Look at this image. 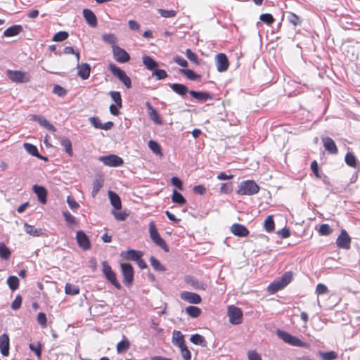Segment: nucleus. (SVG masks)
Masks as SVG:
<instances>
[{
    "instance_id": "obj_14",
    "label": "nucleus",
    "mask_w": 360,
    "mask_h": 360,
    "mask_svg": "<svg viewBox=\"0 0 360 360\" xmlns=\"http://www.w3.org/2000/svg\"><path fill=\"white\" fill-rule=\"evenodd\" d=\"M31 120L32 121H35L39 123L40 126L50 131H56V128L49 122V121L46 119L44 116L39 115H31Z\"/></svg>"
},
{
    "instance_id": "obj_9",
    "label": "nucleus",
    "mask_w": 360,
    "mask_h": 360,
    "mask_svg": "<svg viewBox=\"0 0 360 360\" xmlns=\"http://www.w3.org/2000/svg\"><path fill=\"white\" fill-rule=\"evenodd\" d=\"M98 160L105 165L108 167H116L121 166L124 163L123 160L120 157L113 154L105 156H100L98 158Z\"/></svg>"
},
{
    "instance_id": "obj_53",
    "label": "nucleus",
    "mask_w": 360,
    "mask_h": 360,
    "mask_svg": "<svg viewBox=\"0 0 360 360\" xmlns=\"http://www.w3.org/2000/svg\"><path fill=\"white\" fill-rule=\"evenodd\" d=\"M117 210H112L111 214L117 221H124L128 217V214L125 211H117Z\"/></svg>"
},
{
    "instance_id": "obj_56",
    "label": "nucleus",
    "mask_w": 360,
    "mask_h": 360,
    "mask_svg": "<svg viewBox=\"0 0 360 360\" xmlns=\"http://www.w3.org/2000/svg\"><path fill=\"white\" fill-rule=\"evenodd\" d=\"M158 13L163 18H174L176 15V12L174 10H165V9H158Z\"/></svg>"
},
{
    "instance_id": "obj_11",
    "label": "nucleus",
    "mask_w": 360,
    "mask_h": 360,
    "mask_svg": "<svg viewBox=\"0 0 360 360\" xmlns=\"http://www.w3.org/2000/svg\"><path fill=\"white\" fill-rule=\"evenodd\" d=\"M76 240L78 246L83 250H89L91 248V242L87 235L82 230L76 233Z\"/></svg>"
},
{
    "instance_id": "obj_6",
    "label": "nucleus",
    "mask_w": 360,
    "mask_h": 360,
    "mask_svg": "<svg viewBox=\"0 0 360 360\" xmlns=\"http://www.w3.org/2000/svg\"><path fill=\"white\" fill-rule=\"evenodd\" d=\"M276 334L279 338L283 340L285 342L292 345V346H297V347H302L304 346V343L298 338L292 335L291 334L288 333V332H285L282 330H277Z\"/></svg>"
},
{
    "instance_id": "obj_3",
    "label": "nucleus",
    "mask_w": 360,
    "mask_h": 360,
    "mask_svg": "<svg viewBox=\"0 0 360 360\" xmlns=\"http://www.w3.org/2000/svg\"><path fill=\"white\" fill-rule=\"evenodd\" d=\"M102 272L106 278L115 288L120 290L122 286L117 279L116 274L112 271L111 266L108 264V262L103 261L102 262Z\"/></svg>"
},
{
    "instance_id": "obj_20",
    "label": "nucleus",
    "mask_w": 360,
    "mask_h": 360,
    "mask_svg": "<svg viewBox=\"0 0 360 360\" xmlns=\"http://www.w3.org/2000/svg\"><path fill=\"white\" fill-rule=\"evenodd\" d=\"M322 142L325 149L330 154L335 155L338 153V147L335 141L330 137H323Z\"/></svg>"
},
{
    "instance_id": "obj_17",
    "label": "nucleus",
    "mask_w": 360,
    "mask_h": 360,
    "mask_svg": "<svg viewBox=\"0 0 360 360\" xmlns=\"http://www.w3.org/2000/svg\"><path fill=\"white\" fill-rule=\"evenodd\" d=\"M181 298L191 304H200L202 301L201 297L198 294L188 291L181 292Z\"/></svg>"
},
{
    "instance_id": "obj_31",
    "label": "nucleus",
    "mask_w": 360,
    "mask_h": 360,
    "mask_svg": "<svg viewBox=\"0 0 360 360\" xmlns=\"http://www.w3.org/2000/svg\"><path fill=\"white\" fill-rule=\"evenodd\" d=\"M172 342L175 346H177L178 347L185 345L184 336L181 331H173Z\"/></svg>"
},
{
    "instance_id": "obj_34",
    "label": "nucleus",
    "mask_w": 360,
    "mask_h": 360,
    "mask_svg": "<svg viewBox=\"0 0 360 360\" xmlns=\"http://www.w3.org/2000/svg\"><path fill=\"white\" fill-rule=\"evenodd\" d=\"M143 63L149 70H154L158 66V63L153 58L148 56H143Z\"/></svg>"
},
{
    "instance_id": "obj_29",
    "label": "nucleus",
    "mask_w": 360,
    "mask_h": 360,
    "mask_svg": "<svg viewBox=\"0 0 360 360\" xmlns=\"http://www.w3.org/2000/svg\"><path fill=\"white\" fill-rule=\"evenodd\" d=\"M146 106L148 110V115L150 120H152L156 124H162V120L158 115V111L152 106V105L148 101L146 103Z\"/></svg>"
},
{
    "instance_id": "obj_40",
    "label": "nucleus",
    "mask_w": 360,
    "mask_h": 360,
    "mask_svg": "<svg viewBox=\"0 0 360 360\" xmlns=\"http://www.w3.org/2000/svg\"><path fill=\"white\" fill-rule=\"evenodd\" d=\"M11 255V250L6 246L4 243H0V258L7 260Z\"/></svg>"
},
{
    "instance_id": "obj_13",
    "label": "nucleus",
    "mask_w": 360,
    "mask_h": 360,
    "mask_svg": "<svg viewBox=\"0 0 360 360\" xmlns=\"http://www.w3.org/2000/svg\"><path fill=\"white\" fill-rule=\"evenodd\" d=\"M351 238L347 232L342 229L336 240L337 246L342 249L348 250L350 248Z\"/></svg>"
},
{
    "instance_id": "obj_24",
    "label": "nucleus",
    "mask_w": 360,
    "mask_h": 360,
    "mask_svg": "<svg viewBox=\"0 0 360 360\" xmlns=\"http://www.w3.org/2000/svg\"><path fill=\"white\" fill-rule=\"evenodd\" d=\"M82 13L86 22L91 27H96L97 26V18L96 15L90 9L88 8H84Z\"/></svg>"
},
{
    "instance_id": "obj_23",
    "label": "nucleus",
    "mask_w": 360,
    "mask_h": 360,
    "mask_svg": "<svg viewBox=\"0 0 360 360\" xmlns=\"http://www.w3.org/2000/svg\"><path fill=\"white\" fill-rule=\"evenodd\" d=\"M33 191L37 195L38 200L42 203L45 204L46 202V197H47V191L46 189L42 186L39 185L33 186Z\"/></svg>"
},
{
    "instance_id": "obj_27",
    "label": "nucleus",
    "mask_w": 360,
    "mask_h": 360,
    "mask_svg": "<svg viewBox=\"0 0 360 360\" xmlns=\"http://www.w3.org/2000/svg\"><path fill=\"white\" fill-rule=\"evenodd\" d=\"M108 197L110 201V204L114 207L113 210H121L122 202L120 196L114 191H108Z\"/></svg>"
},
{
    "instance_id": "obj_18",
    "label": "nucleus",
    "mask_w": 360,
    "mask_h": 360,
    "mask_svg": "<svg viewBox=\"0 0 360 360\" xmlns=\"http://www.w3.org/2000/svg\"><path fill=\"white\" fill-rule=\"evenodd\" d=\"M120 255L126 260L136 262L143 256V252L141 251L129 249L127 251H122Z\"/></svg>"
},
{
    "instance_id": "obj_41",
    "label": "nucleus",
    "mask_w": 360,
    "mask_h": 360,
    "mask_svg": "<svg viewBox=\"0 0 360 360\" xmlns=\"http://www.w3.org/2000/svg\"><path fill=\"white\" fill-rule=\"evenodd\" d=\"M65 292L67 295H75L79 293V288L77 285L66 283L65 286Z\"/></svg>"
},
{
    "instance_id": "obj_25",
    "label": "nucleus",
    "mask_w": 360,
    "mask_h": 360,
    "mask_svg": "<svg viewBox=\"0 0 360 360\" xmlns=\"http://www.w3.org/2000/svg\"><path fill=\"white\" fill-rule=\"evenodd\" d=\"M189 94L192 97L200 102H205L207 100H212L213 98L212 95L207 92L191 90Z\"/></svg>"
},
{
    "instance_id": "obj_52",
    "label": "nucleus",
    "mask_w": 360,
    "mask_h": 360,
    "mask_svg": "<svg viewBox=\"0 0 360 360\" xmlns=\"http://www.w3.org/2000/svg\"><path fill=\"white\" fill-rule=\"evenodd\" d=\"M29 348L31 351L35 353L39 360H40L41 355V345L39 342L30 343L29 345Z\"/></svg>"
},
{
    "instance_id": "obj_28",
    "label": "nucleus",
    "mask_w": 360,
    "mask_h": 360,
    "mask_svg": "<svg viewBox=\"0 0 360 360\" xmlns=\"http://www.w3.org/2000/svg\"><path fill=\"white\" fill-rule=\"evenodd\" d=\"M23 30V27L20 25H14L8 27L4 32V37H11L19 34Z\"/></svg>"
},
{
    "instance_id": "obj_55",
    "label": "nucleus",
    "mask_w": 360,
    "mask_h": 360,
    "mask_svg": "<svg viewBox=\"0 0 360 360\" xmlns=\"http://www.w3.org/2000/svg\"><path fill=\"white\" fill-rule=\"evenodd\" d=\"M103 185V181L101 179H96L94 181L93 188L91 192V195L93 197H95L98 194V191L102 188Z\"/></svg>"
},
{
    "instance_id": "obj_49",
    "label": "nucleus",
    "mask_w": 360,
    "mask_h": 360,
    "mask_svg": "<svg viewBox=\"0 0 360 360\" xmlns=\"http://www.w3.org/2000/svg\"><path fill=\"white\" fill-rule=\"evenodd\" d=\"M130 347V342L127 339H124L119 342L117 345V353H122L127 350Z\"/></svg>"
},
{
    "instance_id": "obj_35",
    "label": "nucleus",
    "mask_w": 360,
    "mask_h": 360,
    "mask_svg": "<svg viewBox=\"0 0 360 360\" xmlns=\"http://www.w3.org/2000/svg\"><path fill=\"white\" fill-rule=\"evenodd\" d=\"M190 341L194 345H200L203 347H205L207 345L205 338L198 333L192 335L190 338Z\"/></svg>"
},
{
    "instance_id": "obj_62",
    "label": "nucleus",
    "mask_w": 360,
    "mask_h": 360,
    "mask_svg": "<svg viewBox=\"0 0 360 360\" xmlns=\"http://www.w3.org/2000/svg\"><path fill=\"white\" fill-rule=\"evenodd\" d=\"M67 202H68L70 208L73 212H76V210L79 207V205L71 196H68V198H67Z\"/></svg>"
},
{
    "instance_id": "obj_10",
    "label": "nucleus",
    "mask_w": 360,
    "mask_h": 360,
    "mask_svg": "<svg viewBox=\"0 0 360 360\" xmlns=\"http://www.w3.org/2000/svg\"><path fill=\"white\" fill-rule=\"evenodd\" d=\"M112 51L114 59L118 63H124L130 60L129 54L119 46H112Z\"/></svg>"
},
{
    "instance_id": "obj_37",
    "label": "nucleus",
    "mask_w": 360,
    "mask_h": 360,
    "mask_svg": "<svg viewBox=\"0 0 360 360\" xmlns=\"http://www.w3.org/2000/svg\"><path fill=\"white\" fill-rule=\"evenodd\" d=\"M264 226V229L268 233H271L274 230L275 224H274V221L273 219V216L269 215L265 219Z\"/></svg>"
},
{
    "instance_id": "obj_33",
    "label": "nucleus",
    "mask_w": 360,
    "mask_h": 360,
    "mask_svg": "<svg viewBox=\"0 0 360 360\" xmlns=\"http://www.w3.org/2000/svg\"><path fill=\"white\" fill-rule=\"evenodd\" d=\"M24 231L26 233L34 237H39L43 234V231L41 229H36L27 223L24 224Z\"/></svg>"
},
{
    "instance_id": "obj_1",
    "label": "nucleus",
    "mask_w": 360,
    "mask_h": 360,
    "mask_svg": "<svg viewBox=\"0 0 360 360\" xmlns=\"http://www.w3.org/2000/svg\"><path fill=\"white\" fill-rule=\"evenodd\" d=\"M292 278V273L291 271L285 272L280 278L275 280L271 283L268 288V292L274 294L277 291L284 288L288 284L290 283Z\"/></svg>"
},
{
    "instance_id": "obj_64",
    "label": "nucleus",
    "mask_w": 360,
    "mask_h": 360,
    "mask_svg": "<svg viewBox=\"0 0 360 360\" xmlns=\"http://www.w3.org/2000/svg\"><path fill=\"white\" fill-rule=\"evenodd\" d=\"M63 215L68 225H73L76 224L75 217L72 216L69 212H63Z\"/></svg>"
},
{
    "instance_id": "obj_44",
    "label": "nucleus",
    "mask_w": 360,
    "mask_h": 360,
    "mask_svg": "<svg viewBox=\"0 0 360 360\" xmlns=\"http://www.w3.org/2000/svg\"><path fill=\"white\" fill-rule=\"evenodd\" d=\"M148 147L155 155H162L161 147L157 141L150 140L148 141Z\"/></svg>"
},
{
    "instance_id": "obj_60",
    "label": "nucleus",
    "mask_w": 360,
    "mask_h": 360,
    "mask_svg": "<svg viewBox=\"0 0 360 360\" xmlns=\"http://www.w3.org/2000/svg\"><path fill=\"white\" fill-rule=\"evenodd\" d=\"M181 351V354L184 360H191V353L188 349V347L185 345L179 347Z\"/></svg>"
},
{
    "instance_id": "obj_15",
    "label": "nucleus",
    "mask_w": 360,
    "mask_h": 360,
    "mask_svg": "<svg viewBox=\"0 0 360 360\" xmlns=\"http://www.w3.org/2000/svg\"><path fill=\"white\" fill-rule=\"evenodd\" d=\"M185 282L197 290H205L207 288V285L206 283L198 281L196 278L192 276H186L185 278Z\"/></svg>"
},
{
    "instance_id": "obj_50",
    "label": "nucleus",
    "mask_w": 360,
    "mask_h": 360,
    "mask_svg": "<svg viewBox=\"0 0 360 360\" xmlns=\"http://www.w3.org/2000/svg\"><path fill=\"white\" fill-rule=\"evenodd\" d=\"M319 354L323 360H334L338 358V354L334 351L326 352H319Z\"/></svg>"
},
{
    "instance_id": "obj_47",
    "label": "nucleus",
    "mask_w": 360,
    "mask_h": 360,
    "mask_svg": "<svg viewBox=\"0 0 360 360\" xmlns=\"http://www.w3.org/2000/svg\"><path fill=\"white\" fill-rule=\"evenodd\" d=\"M288 20L294 26L301 25L302 20L300 17L292 12H288L287 15Z\"/></svg>"
},
{
    "instance_id": "obj_58",
    "label": "nucleus",
    "mask_w": 360,
    "mask_h": 360,
    "mask_svg": "<svg viewBox=\"0 0 360 360\" xmlns=\"http://www.w3.org/2000/svg\"><path fill=\"white\" fill-rule=\"evenodd\" d=\"M69 34L65 31H60L56 33L52 39L53 41H63L68 37Z\"/></svg>"
},
{
    "instance_id": "obj_38",
    "label": "nucleus",
    "mask_w": 360,
    "mask_h": 360,
    "mask_svg": "<svg viewBox=\"0 0 360 360\" xmlns=\"http://www.w3.org/2000/svg\"><path fill=\"white\" fill-rule=\"evenodd\" d=\"M108 69L111 72V73L116 77L117 78L120 79L123 75L124 74V71L122 70L120 68L116 66L113 63H110L108 65Z\"/></svg>"
},
{
    "instance_id": "obj_59",
    "label": "nucleus",
    "mask_w": 360,
    "mask_h": 360,
    "mask_svg": "<svg viewBox=\"0 0 360 360\" xmlns=\"http://www.w3.org/2000/svg\"><path fill=\"white\" fill-rule=\"evenodd\" d=\"M186 56L193 63L198 65L199 60L197 54L192 51L190 49L186 50Z\"/></svg>"
},
{
    "instance_id": "obj_51",
    "label": "nucleus",
    "mask_w": 360,
    "mask_h": 360,
    "mask_svg": "<svg viewBox=\"0 0 360 360\" xmlns=\"http://www.w3.org/2000/svg\"><path fill=\"white\" fill-rule=\"evenodd\" d=\"M102 39L107 44H111L112 47L117 46V38L114 34H104L102 36Z\"/></svg>"
},
{
    "instance_id": "obj_8",
    "label": "nucleus",
    "mask_w": 360,
    "mask_h": 360,
    "mask_svg": "<svg viewBox=\"0 0 360 360\" xmlns=\"http://www.w3.org/2000/svg\"><path fill=\"white\" fill-rule=\"evenodd\" d=\"M228 316L231 323L233 325L241 323L243 312L240 308L233 305L229 306L228 308Z\"/></svg>"
},
{
    "instance_id": "obj_45",
    "label": "nucleus",
    "mask_w": 360,
    "mask_h": 360,
    "mask_svg": "<svg viewBox=\"0 0 360 360\" xmlns=\"http://www.w3.org/2000/svg\"><path fill=\"white\" fill-rule=\"evenodd\" d=\"M23 147L25 150L32 156L37 157L39 155V151L36 146L30 143H24Z\"/></svg>"
},
{
    "instance_id": "obj_57",
    "label": "nucleus",
    "mask_w": 360,
    "mask_h": 360,
    "mask_svg": "<svg viewBox=\"0 0 360 360\" xmlns=\"http://www.w3.org/2000/svg\"><path fill=\"white\" fill-rule=\"evenodd\" d=\"M333 232V229L327 224H323L319 229V233L321 236H329Z\"/></svg>"
},
{
    "instance_id": "obj_42",
    "label": "nucleus",
    "mask_w": 360,
    "mask_h": 360,
    "mask_svg": "<svg viewBox=\"0 0 360 360\" xmlns=\"http://www.w3.org/2000/svg\"><path fill=\"white\" fill-rule=\"evenodd\" d=\"M7 284L12 291L18 289L19 286V279L15 276H10L7 279Z\"/></svg>"
},
{
    "instance_id": "obj_7",
    "label": "nucleus",
    "mask_w": 360,
    "mask_h": 360,
    "mask_svg": "<svg viewBox=\"0 0 360 360\" xmlns=\"http://www.w3.org/2000/svg\"><path fill=\"white\" fill-rule=\"evenodd\" d=\"M121 271L123 276V283L125 285L129 286L134 281V269L129 263L121 264Z\"/></svg>"
},
{
    "instance_id": "obj_5",
    "label": "nucleus",
    "mask_w": 360,
    "mask_h": 360,
    "mask_svg": "<svg viewBox=\"0 0 360 360\" xmlns=\"http://www.w3.org/2000/svg\"><path fill=\"white\" fill-rule=\"evenodd\" d=\"M149 233L151 240L157 245L160 247L165 252H168L169 249L165 241L160 236L154 222H150L149 224Z\"/></svg>"
},
{
    "instance_id": "obj_30",
    "label": "nucleus",
    "mask_w": 360,
    "mask_h": 360,
    "mask_svg": "<svg viewBox=\"0 0 360 360\" xmlns=\"http://www.w3.org/2000/svg\"><path fill=\"white\" fill-rule=\"evenodd\" d=\"M345 161L346 164L354 169H359L360 168V163L356 160L355 155L352 153L348 152L345 158Z\"/></svg>"
},
{
    "instance_id": "obj_16",
    "label": "nucleus",
    "mask_w": 360,
    "mask_h": 360,
    "mask_svg": "<svg viewBox=\"0 0 360 360\" xmlns=\"http://www.w3.org/2000/svg\"><path fill=\"white\" fill-rule=\"evenodd\" d=\"M231 231L238 237H246L250 233V231L244 225L238 223H235L231 226Z\"/></svg>"
},
{
    "instance_id": "obj_21",
    "label": "nucleus",
    "mask_w": 360,
    "mask_h": 360,
    "mask_svg": "<svg viewBox=\"0 0 360 360\" xmlns=\"http://www.w3.org/2000/svg\"><path fill=\"white\" fill-rule=\"evenodd\" d=\"M10 341L7 334L4 333L0 336V351L4 356L9 354Z\"/></svg>"
},
{
    "instance_id": "obj_36",
    "label": "nucleus",
    "mask_w": 360,
    "mask_h": 360,
    "mask_svg": "<svg viewBox=\"0 0 360 360\" xmlns=\"http://www.w3.org/2000/svg\"><path fill=\"white\" fill-rule=\"evenodd\" d=\"M185 311L192 318H198L202 313V310L195 306L186 307Z\"/></svg>"
},
{
    "instance_id": "obj_2",
    "label": "nucleus",
    "mask_w": 360,
    "mask_h": 360,
    "mask_svg": "<svg viewBox=\"0 0 360 360\" xmlns=\"http://www.w3.org/2000/svg\"><path fill=\"white\" fill-rule=\"evenodd\" d=\"M259 191V187L254 181L245 180L240 183L237 193L241 195H252L257 193Z\"/></svg>"
},
{
    "instance_id": "obj_26",
    "label": "nucleus",
    "mask_w": 360,
    "mask_h": 360,
    "mask_svg": "<svg viewBox=\"0 0 360 360\" xmlns=\"http://www.w3.org/2000/svg\"><path fill=\"white\" fill-rule=\"evenodd\" d=\"M169 87L178 95L184 97L187 93H189L188 87L182 84L173 83L169 84Z\"/></svg>"
},
{
    "instance_id": "obj_48",
    "label": "nucleus",
    "mask_w": 360,
    "mask_h": 360,
    "mask_svg": "<svg viewBox=\"0 0 360 360\" xmlns=\"http://www.w3.org/2000/svg\"><path fill=\"white\" fill-rule=\"evenodd\" d=\"M180 72L186 75L188 79L192 81H195L200 78L199 75L195 74L192 70L190 69H180Z\"/></svg>"
},
{
    "instance_id": "obj_54",
    "label": "nucleus",
    "mask_w": 360,
    "mask_h": 360,
    "mask_svg": "<svg viewBox=\"0 0 360 360\" xmlns=\"http://www.w3.org/2000/svg\"><path fill=\"white\" fill-rule=\"evenodd\" d=\"M109 94H110L112 99L115 101V104H117V105L119 108H122V97H121L120 92L111 91H110Z\"/></svg>"
},
{
    "instance_id": "obj_12",
    "label": "nucleus",
    "mask_w": 360,
    "mask_h": 360,
    "mask_svg": "<svg viewBox=\"0 0 360 360\" xmlns=\"http://www.w3.org/2000/svg\"><path fill=\"white\" fill-rule=\"evenodd\" d=\"M215 63L217 70L219 72H223L227 70L229 63L228 58L225 53H220L216 55Z\"/></svg>"
},
{
    "instance_id": "obj_4",
    "label": "nucleus",
    "mask_w": 360,
    "mask_h": 360,
    "mask_svg": "<svg viewBox=\"0 0 360 360\" xmlns=\"http://www.w3.org/2000/svg\"><path fill=\"white\" fill-rule=\"evenodd\" d=\"M6 76L13 82L15 83H27L30 80L29 73L20 70H6Z\"/></svg>"
},
{
    "instance_id": "obj_22",
    "label": "nucleus",
    "mask_w": 360,
    "mask_h": 360,
    "mask_svg": "<svg viewBox=\"0 0 360 360\" xmlns=\"http://www.w3.org/2000/svg\"><path fill=\"white\" fill-rule=\"evenodd\" d=\"M77 75L82 79H87L90 76L91 66L86 63H78L77 64Z\"/></svg>"
},
{
    "instance_id": "obj_63",
    "label": "nucleus",
    "mask_w": 360,
    "mask_h": 360,
    "mask_svg": "<svg viewBox=\"0 0 360 360\" xmlns=\"http://www.w3.org/2000/svg\"><path fill=\"white\" fill-rule=\"evenodd\" d=\"M260 20L267 25H271L274 22V18L271 14L264 13L260 15Z\"/></svg>"
},
{
    "instance_id": "obj_19",
    "label": "nucleus",
    "mask_w": 360,
    "mask_h": 360,
    "mask_svg": "<svg viewBox=\"0 0 360 360\" xmlns=\"http://www.w3.org/2000/svg\"><path fill=\"white\" fill-rule=\"evenodd\" d=\"M90 123L96 128L104 130L110 129L114 124L111 121H108L104 124H102L100 119L98 117H91L89 118Z\"/></svg>"
},
{
    "instance_id": "obj_46",
    "label": "nucleus",
    "mask_w": 360,
    "mask_h": 360,
    "mask_svg": "<svg viewBox=\"0 0 360 360\" xmlns=\"http://www.w3.org/2000/svg\"><path fill=\"white\" fill-rule=\"evenodd\" d=\"M150 264L155 271H165V267L155 257L151 256L150 258Z\"/></svg>"
},
{
    "instance_id": "obj_61",
    "label": "nucleus",
    "mask_w": 360,
    "mask_h": 360,
    "mask_svg": "<svg viewBox=\"0 0 360 360\" xmlns=\"http://www.w3.org/2000/svg\"><path fill=\"white\" fill-rule=\"evenodd\" d=\"M153 76H155L157 79L160 80L167 77V73L165 70L162 69H155L153 70Z\"/></svg>"
},
{
    "instance_id": "obj_32",
    "label": "nucleus",
    "mask_w": 360,
    "mask_h": 360,
    "mask_svg": "<svg viewBox=\"0 0 360 360\" xmlns=\"http://www.w3.org/2000/svg\"><path fill=\"white\" fill-rule=\"evenodd\" d=\"M59 141L60 145L64 147L65 152L68 154L69 156H72L73 154L72 148V142L71 141L65 136H62L59 137Z\"/></svg>"
},
{
    "instance_id": "obj_43",
    "label": "nucleus",
    "mask_w": 360,
    "mask_h": 360,
    "mask_svg": "<svg viewBox=\"0 0 360 360\" xmlns=\"http://www.w3.org/2000/svg\"><path fill=\"white\" fill-rule=\"evenodd\" d=\"M172 202L179 205H184L186 202L185 198L182 195L181 193H179L176 190L174 191L172 197Z\"/></svg>"
},
{
    "instance_id": "obj_39",
    "label": "nucleus",
    "mask_w": 360,
    "mask_h": 360,
    "mask_svg": "<svg viewBox=\"0 0 360 360\" xmlns=\"http://www.w3.org/2000/svg\"><path fill=\"white\" fill-rule=\"evenodd\" d=\"M108 69L111 72V73L116 77L117 78L120 79L123 75L124 74V71L122 70L120 68L116 66L113 63H110L108 65Z\"/></svg>"
}]
</instances>
